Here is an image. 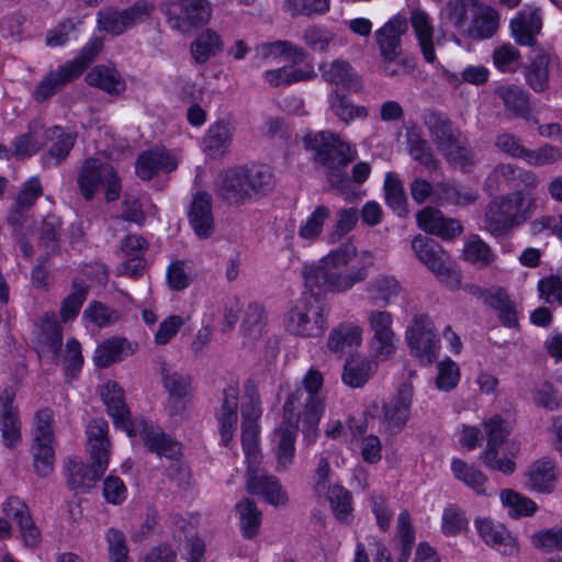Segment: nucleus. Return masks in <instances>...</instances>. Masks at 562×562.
Masks as SVG:
<instances>
[{"mask_svg":"<svg viewBox=\"0 0 562 562\" xmlns=\"http://www.w3.org/2000/svg\"><path fill=\"white\" fill-rule=\"evenodd\" d=\"M241 443L248 468L258 465L261 460L259 452V425H241Z\"/></svg>","mask_w":562,"mask_h":562,"instance_id":"obj_61","label":"nucleus"},{"mask_svg":"<svg viewBox=\"0 0 562 562\" xmlns=\"http://www.w3.org/2000/svg\"><path fill=\"white\" fill-rule=\"evenodd\" d=\"M45 143L44 124L34 120L29 125V132L16 137L13 142L14 156L24 158L34 155Z\"/></svg>","mask_w":562,"mask_h":562,"instance_id":"obj_43","label":"nucleus"},{"mask_svg":"<svg viewBox=\"0 0 562 562\" xmlns=\"http://www.w3.org/2000/svg\"><path fill=\"white\" fill-rule=\"evenodd\" d=\"M188 215L192 229L200 238H207L213 234L214 217L210 193L204 191L196 192L193 195Z\"/></svg>","mask_w":562,"mask_h":562,"instance_id":"obj_23","label":"nucleus"},{"mask_svg":"<svg viewBox=\"0 0 562 562\" xmlns=\"http://www.w3.org/2000/svg\"><path fill=\"white\" fill-rule=\"evenodd\" d=\"M400 282L392 276H379L372 279L368 285L367 291L375 301H382L385 305L397 297L401 293Z\"/></svg>","mask_w":562,"mask_h":562,"instance_id":"obj_55","label":"nucleus"},{"mask_svg":"<svg viewBox=\"0 0 562 562\" xmlns=\"http://www.w3.org/2000/svg\"><path fill=\"white\" fill-rule=\"evenodd\" d=\"M101 397L114 425L123 429L128 437H139L154 453L168 459H177L181 446L162 430L143 416L132 418L125 404L124 391L115 382H106L101 390Z\"/></svg>","mask_w":562,"mask_h":562,"instance_id":"obj_2","label":"nucleus"},{"mask_svg":"<svg viewBox=\"0 0 562 562\" xmlns=\"http://www.w3.org/2000/svg\"><path fill=\"white\" fill-rule=\"evenodd\" d=\"M460 381L459 366L447 358L437 364V375L435 383L438 390L449 392L453 390Z\"/></svg>","mask_w":562,"mask_h":562,"instance_id":"obj_63","label":"nucleus"},{"mask_svg":"<svg viewBox=\"0 0 562 562\" xmlns=\"http://www.w3.org/2000/svg\"><path fill=\"white\" fill-rule=\"evenodd\" d=\"M45 139H53L49 150L43 156L45 167L57 166L66 159L75 144V136L59 126L44 131Z\"/></svg>","mask_w":562,"mask_h":562,"instance_id":"obj_36","label":"nucleus"},{"mask_svg":"<svg viewBox=\"0 0 562 562\" xmlns=\"http://www.w3.org/2000/svg\"><path fill=\"white\" fill-rule=\"evenodd\" d=\"M451 471L458 481L475 492L476 495H490L487 488V476L475 465L469 464L461 459H452Z\"/></svg>","mask_w":562,"mask_h":562,"instance_id":"obj_41","label":"nucleus"},{"mask_svg":"<svg viewBox=\"0 0 562 562\" xmlns=\"http://www.w3.org/2000/svg\"><path fill=\"white\" fill-rule=\"evenodd\" d=\"M216 192L229 204L241 205L250 201L244 167H234L222 172L216 181Z\"/></svg>","mask_w":562,"mask_h":562,"instance_id":"obj_17","label":"nucleus"},{"mask_svg":"<svg viewBox=\"0 0 562 562\" xmlns=\"http://www.w3.org/2000/svg\"><path fill=\"white\" fill-rule=\"evenodd\" d=\"M373 261L371 251H358L353 243L347 241L330 250L316 265H306L302 273L305 285L312 291L346 293L367 280Z\"/></svg>","mask_w":562,"mask_h":562,"instance_id":"obj_1","label":"nucleus"},{"mask_svg":"<svg viewBox=\"0 0 562 562\" xmlns=\"http://www.w3.org/2000/svg\"><path fill=\"white\" fill-rule=\"evenodd\" d=\"M413 398V386L408 383L403 384L397 395L384 406V423L391 432H398L406 425L411 415Z\"/></svg>","mask_w":562,"mask_h":562,"instance_id":"obj_22","label":"nucleus"},{"mask_svg":"<svg viewBox=\"0 0 562 562\" xmlns=\"http://www.w3.org/2000/svg\"><path fill=\"white\" fill-rule=\"evenodd\" d=\"M235 508L243 536L247 539L255 538L261 526L262 513L257 505L248 498L238 502Z\"/></svg>","mask_w":562,"mask_h":562,"instance_id":"obj_44","label":"nucleus"},{"mask_svg":"<svg viewBox=\"0 0 562 562\" xmlns=\"http://www.w3.org/2000/svg\"><path fill=\"white\" fill-rule=\"evenodd\" d=\"M179 158L166 150H147L140 154L136 161V173L143 180H149L159 172H170L177 169Z\"/></svg>","mask_w":562,"mask_h":562,"instance_id":"obj_24","label":"nucleus"},{"mask_svg":"<svg viewBox=\"0 0 562 562\" xmlns=\"http://www.w3.org/2000/svg\"><path fill=\"white\" fill-rule=\"evenodd\" d=\"M407 31V19L395 14L375 31L380 56L402 54V36Z\"/></svg>","mask_w":562,"mask_h":562,"instance_id":"obj_26","label":"nucleus"},{"mask_svg":"<svg viewBox=\"0 0 562 562\" xmlns=\"http://www.w3.org/2000/svg\"><path fill=\"white\" fill-rule=\"evenodd\" d=\"M501 502L508 509V514L514 517L531 516L537 512V504L519 494L514 490H503L499 494Z\"/></svg>","mask_w":562,"mask_h":562,"instance_id":"obj_54","label":"nucleus"},{"mask_svg":"<svg viewBox=\"0 0 562 562\" xmlns=\"http://www.w3.org/2000/svg\"><path fill=\"white\" fill-rule=\"evenodd\" d=\"M89 86L97 87L111 95H119L126 89L123 76L115 67L98 65L86 76Z\"/></svg>","mask_w":562,"mask_h":562,"instance_id":"obj_33","label":"nucleus"},{"mask_svg":"<svg viewBox=\"0 0 562 562\" xmlns=\"http://www.w3.org/2000/svg\"><path fill=\"white\" fill-rule=\"evenodd\" d=\"M557 56L543 48L533 49V56L530 64L526 69V80L529 87L536 92H542L549 87V72L548 67Z\"/></svg>","mask_w":562,"mask_h":562,"instance_id":"obj_32","label":"nucleus"},{"mask_svg":"<svg viewBox=\"0 0 562 562\" xmlns=\"http://www.w3.org/2000/svg\"><path fill=\"white\" fill-rule=\"evenodd\" d=\"M409 21L424 59L429 64H434L437 56L434 43L435 26L432 19L426 11L414 9L411 12Z\"/></svg>","mask_w":562,"mask_h":562,"instance_id":"obj_29","label":"nucleus"},{"mask_svg":"<svg viewBox=\"0 0 562 562\" xmlns=\"http://www.w3.org/2000/svg\"><path fill=\"white\" fill-rule=\"evenodd\" d=\"M328 101L335 115L347 125L356 119H364L368 115L366 106L353 104L350 99L338 91H333L329 94Z\"/></svg>","mask_w":562,"mask_h":562,"instance_id":"obj_48","label":"nucleus"},{"mask_svg":"<svg viewBox=\"0 0 562 562\" xmlns=\"http://www.w3.org/2000/svg\"><path fill=\"white\" fill-rule=\"evenodd\" d=\"M323 384L324 379L321 372L314 369H310L304 375L301 385L296 386L295 390L289 394L285 402H289L294 394L301 391L302 396L297 404L296 413H299L301 416V409L303 407L304 411L313 412L314 416L317 414H324L325 397L322 393Z\"/></svg>","mask_w":562,"mask_h":562,"instance_id":"obj_15","label":"nucleus"},{"mask_svg":"<svg viewBox=\"0 0 562 562\" xmlns=\"http://www.w3.org/2000/svg\"><path fill=\"white\" fill-rule=\"evenodd\" d=\"M434 198L440 204L467 206L473 204L479 193L476 190L450 181H441L435 184Z\"/></svg>","mask_w":562,"mask_h":562,"instance_id":"obj_34","label":"nucleus"},{"mask_svg":"<svg viewBox=\"0 0 562 562\" xmlns=\"http://www.w3.org/2000/svg\"><path fill=\"white\" fill-rule=\"evenodd\" d=\"M378 363L364 356L351 357L344 367L342 382L350 387H362L375 373Z\"/></svg>","mask_w":562,"mask_h":562,"instance_id":"obj_40","label":"nucleus"},{"mask_svg":"<svg viewBox=\"0 0 562 562\" xmlns=\"http://www.w3.org/2000/svg\"><path fill=\"white\" fill-rule=\"evenodd\" d=\"M321 70L323 78L329 83L342 85L352 89H357L360 86L357 74L347 61L334 60L324 64Z\"/></svg>","mask_w":562,"mask_h":562,"instance_id":"obj_47","label":"nucleus"},{"mask_svg":"<svg viewBox=\"0 0 562 562\" xmlns=\"http://www.w3.org/2000/svg\"><path fill=\"white\" fill-rule=\"evenodd\" d=\"M54 414L49 408L41 409L34 417L31 453L33 467L41 476H47L54 470Z\"/></svg>","mask_w":562,"mask_h":562,"instance_id":"obj_11","label":"nucleus"},{"mask_svg":"<svg viewBox=\"0 0 562 562\" xmlns=\"http://www.w3.org/2000/svg\"><path fill=\"white\" fill-rule=\"evenodd\" d=\"M314 77L313 71H304L293 67H281L265 72V79L269 85L278 87L281 85H291L299 81H304Z\"/></svg>","mask_w":562,"mask_h":562,"instance_id":"obj_60","label":"nucleus"},{"mask_svg":"<svg viewBox=\"0 0 562 562\" xmlns=\"http://www.w3.org/2000/svg\"><path fill=\"white\" fill-rule=\"evenodd\" d=\"M234 128L227 121H217L210 125L203 137V151L213 159L222 158L228 153Z\"/></svg>","mask_w":562,"mask_h":562,"instance_id":"obj_31","label":"nucleus"},{"mask_svg":"<svg viewBox=\"0 0 562 562\" xmlns=\"http://www.w3.org/2000/svg\"><path fill=\"white\" fill-rule=\"evenodd\" d=\"M110 562H133L128 555L125 535L116 529L109 528L105 532Z\"/></svg>","mask_w":562,"mask_h":562,"instance_id":"obj_64","label":"nucleus"},{"mask_svg":"<svg viewBox=\"0 0 562 562\" xmlns=\"http://www.w3.org/2000/svg\"><path fill=\"white\" fill-rule=\"evenodd\" d=\"M266 317L267 315L263 306L258 303H251L248 305L240 325V333L245 344L254 345L265 338L267 335Z\"/></svg>","mask_w":562,"mask_h":562,"instance_id":"obj_42","label":"nucleus"},{"mask_svg":"<svg viewBox=\"0 0 562 562\" xmlns=\"http://www.w3.org/2000/svg\"><path fill=\"white\" fill-rule=\"evenodd\" d=\"M497 94L508 111L517 116L528 115L529 100L522 88L514 85L503 86L497 89Z\"/></svg>","mask_w":562,"mask_h":562,"instance_id":"obj_53","label":"nucleus"},{"mask_svg":"<svg viewBox=\"0 0 562 562\" xmlns=\"http://www.w3.org/2000/svg\"><path fill=\"white\" fill-rule=\"evenodd\" d=\"M161 379L164 387L169 393L170 413L172 415L181 413L186 408L187 398L192 392L191 378L164 364L161 368Z\"/></svg>","mask_w":562,"mask_h":562,"instance_id":"obj_19","label":"nucleus"},{"mask_svg":"<svg viewBox=\"0 0 562 562\" xmlns=\"http://www.w3.org/2000/svg\"><path fill=\"white\" fill-rule=\"evenodd\" d=\"M535 207V200L518 190L493 200L487 205L484 223L492 234H501L525 222Z\"/></svg>","mask_w":562,"mask_h":562,"instance_id":"obj_5","label":"nucleus"},{"mask_svg":"<svg viewBox=\"0 0 562 562\" xmlns=\"http://www.w3.org/2000/svg\"><path fill=\"white\" fill-rule=\"evenodd\" d=\"M326 326L325 308L312 294L302 295L283 316L284 329L302 338L318 337Z\"/></svg>","mask_w":562,"mask_h":562,"instance_id":"obj_9","label":"nucleus"},{"mask_svg":"<svg viewBox=\"0 0 562 562\" xmlns=\"http://www.w3.org/2000/svg\"><path fill=\"white\" fill-rule=\"evenodd\" d=\"M257 55L263 60H277L284 56L290 60L297 63L306 57L305 50L288 41H277L273 43H263L257 47Z\"/></svg>","mask_w":562,"mask_h":562,"instance_id":"obj_46","label":"nucleus"},{"mask_svg":"<svg viewBox=\"0 0 562 562\" xmlns=\"http://www.w3.org/2000/svg\"><path fill=\"white\" fill-rule=\"evenodd\" d=\"M247 491L252 495L262 496L267 503L273 506H282L288 503L286 492L279 480L258 465L248 468Z\"/></svg>","mask_w":562,"mask_h":562,"instance_id":"obj_14","label":"nucleus"},{"mask_svg":"<svg viewBox=\"0 0 562 562\" xmlns=\"http://www.w3.org/2000/svg\"><path fill=\"white\" fill-rule=\"evenodd\" d=\"M238 396V386L228 385L223 390L220 406L215 412L221 441L224 446H228L231 443L237 429Z\"/></svg>","mask_w":562,"mask_h":562,"instance_id":"obj_16","label":"nucleus"},{"mask_svg":"<svg viewBox=\"0 0 562 562\" xmlns=\"http://www.w3.org/2000/svg\"><path fill=\"white\" fill-rule=\"evenodd\" d=\"M475 8L473 0H449L445 8L443 22L460 35L467 36Z\"/></svg>","mask_w":562,"mask_h":562,"instance_id":"obj_38","label":"nucleus"},{"mask_svg":"<svg viewBox=\"0 0 562 562\" xmlns=\"http://www.w3.org/2000/svg\"><path fill=\"white\" fill-rule=\"evenodd\" d=\"M562 159L561 148L544 144L536 149L527 148L524 160L532 167H544L559 162Z\"/></svg>","mask_w":562,"mask_h":562,"instance_id":"obj_62","label":"nucleus"},{"mask_svg":"<svg viewBox=\"0 0 562 562\" xmlns=\"http://www.w3.org/2000/svg\"><path fill=\"white\" fill-rule=\"evenodd\" d=\"M222 48V41L220 36L211 31H203L192 43L191 54L196 63L203 64L207 61Z\"/></svg>","mask_w":562,"mask_h":562,"instance_id":"obj_56","label":"nucleus"},{"mask_svg":"<svg viewBox=\"0 0 562 562\" xmlns=\"http://www.w3.org/2000/svg\"><path fill=\"white\" fill-rule=\"evenodd\" d=\"M161 10L169 26L181 33L207 23L212 12L207 0H170Z\"/></svg>","mask_w":562,"mask_h":562,"instance_id":"obj_13","label":"nucleus"},{"mask_svg":"<svg viewBox=\"0 0 562 562\" xmlns=\"http://www.w3.org/2000/svg\"><path fill=\"white\" fill-rule=\"evenodd\" d=\"M303 142L305 148L313 154L315 161L333 171L329 175L331 186L339 187L342 178L336 171L356 160L358 157L356 146L329 131L311 133L303 138Z\"/></svg>","mask_w":562,"mask_h":562,"instance_id":"obj_4","label":"nucleus"},{"mask_svg":"<svg viewBox=\"0 0 562 562\" xmlns=\"http://www.w3.org/2000/svg\"><path fill=\"white\" fill-rule=\"evenodd\" d=\"M385 201L398 214L405 212L406 196L402 181L393 172H387L384 180Z\"/></svg>","mask_w":562,"mask_h":562,"instance_id":"obj_59","label":"nucleus"},{"mask_svg":"<svg viewBox=\"0 0 562 562\" xmlns=\"http://www.w3.org/2000/svg\"><path fill=\"white\" fill-rule=\"evenodd\" d=\"M37 351L40 357L53 363L59 361V351L63 344L60 325L54 314L45 315L37 334Z\"/></svg>","mask_w":562,"mask_h":562,"instance_id":"obj_21","label":"nucleus"},{"mask_svg":"<svg viewBox=\"0 0 562 562\" xmlns=\"http://www.w3.org/2000/svg\"><path fill=\"white\" fill-rule=\"evenodd\" d=\"M65 64L59 66L55 71L47 74L37 85L33 92V97L37 102H44L52 98L65 85L78 78V70H69Z\"/></svg>","mask_w":562,"mask_h":562,"instance_id":"obj_39","label":"nucleus"},{"mask_svg":"<svg viewBox=\"0 0 562 562\" xmlns=\"http://www.w3.org/2000/svg\"><path fill=\"white\" fill-rule=\"evenodd\" d=\"M380 70L386 77L401 78L412 74L416 68V60L412 56L402 54L380 56Z\"/></svg>","mask_w":562,"mask_h":562,"instance_id":"obj_57","label":"nucleus"},{"mask_svg":"<svg viewBox=\"0 0 562 562\" xmlns=\"http://www.w3.org/2000/svg\"><path fill=\"white\" fill-rule=\"evenodd\" d=\"M302 392L299 391L283 405V419L271 434V450L276 459V471H288L295 459V440L300 414L296 407L301 401Z\"/></svg>","mask_w":562,"mask_h":562,"instance_id":"obj_8","label":"nucleus"},{"mask_svg":"<svg viewBox=\"0 0 562 562\" xmlns=\"http://www.w3.org/2000/svg\"><path fill=\"white\" fill-rule=\"evenodd\" d=\"M91 467H88L79 460H69L67 467L68 484L72 490L90 486L92 482L101 477L106 471L109 460L91 458Z\"/></svg>","mask_w":562,"mask_h":562,"instance_id":"obj_30","label":"nucleus"},{"mask_svg":"<svg viewBox=\"0 0 562 562\" xmlns=\"http://www.w3.org/2000/svg\"><path fill=\"white\" fill-rule=\"evenodd\" d=\"M137 350V344L124 337L114 336L100 342L93 353V362L99 368H108L115 362L133 356Z\"/></svg>","mask_w":562,"mask_h":562,"instance_id":"obj_25","label":"nucleus"},{"mask_svg":"<svg viewBox=\"0 0 562 562\" xmlns=\"http://www.w3.org/2000/svg\"><path fill=\"white\" fill-rule=\"evenodd\" d=\"M362 344V329L353 323H341L334 327L327 338V349L342 357L357 350Z\"/></svg>","mask_w":562,"mask_h":562,"instance_id":"obj_28","label":"nucleus"},{"mask_svg":"<svg viewBox=\"0 0 562 562\" xmlns=\"http://www.w3.org/2000/svg\"><path fill=\"white\" fill-rule=\"evenodd\" d=\"M323 494H326L335 517L341 522H349L352 513L351 494L338 484L328 485Z\"/></svg>","mask_w":562,"mask_h":562,"instance_id":"obj_49","label":"nucleus"},{"mask_svg":"<svg viewBox=\"0 0 562 562\" xmlns=\"http://www.w3.org/2000/svg\"><path fill=\"white\" fill-rule=\"evenodd\" d=\"M405 341L411 355L423 366L435 362L440 352V338L432 319L416 314L405 329Z\"/></svg>","mask_w":562,"mask_h":562,"instance_id":"obj_10","label":"nucleus"},{"mask_svg":"<svg viewBox=\"0 0 562 562\" xmlns=\"http://www.w3.org/2000/svg\"><path fill=\"white\" fill-rule=\"evenodd\" d=\"M463 258L477 268H486L495 261V254L479 236L470 237L463 247Z\"/></svg>","mask_w":562,"mask_h":562,"instance_id":"obj_51","label":"nucleus"},{"mask_svg":"<svg viewBox=\"0 0 562 562\" xmlns=\"http://www.w3.org/2000/svg\"><path fill=\"white\" fill-rule=\"evenodd\" d=\"M527 485L538 493H551L557 483V470L549 459L535 461L526 472Z\"/></svg>","mask_w":562,"mask_h":562,"instance_id":"obj_35","label":"nucleus"},{"mask_svg":"<svg viewBox=\"0 0 562 562\" xmlns=\"http://www.w3.org/2000/svg\"><path fill=\"white\" fill-rule=\"evenodd\" d=\"M109 425L104 419H94L87 427L88 446L91 458H110Z\"/></svg>","mask_w":562,"mask_h":562,"instance_id":"obj_45","label":"nucleus"},{"mask_svg":"<svg viewBox=\"0 0 562 562\" xmlns=\"http://www.w3.org/2000/svg\"><path fill=\"white\" fill-rule=\"evenodd\" d=\"M431 143L437 150L454 167L469 172L475 165L467 137L452 121L436 112H429L424 119Z\"/></svg>","mask_w":562,"mask_h":562,"instance_id":"obj_3","label":"nucleus"},{"mask_svg":"<svg viewBox=\"0 0 562 562\" xmlns=\"http://www.w3.org/2000/svg\"><path fill=\"white\" fill-rule=\"evenodd\" d=\"M330 211L325 205H318L311 215L303 221L297 231L301 239L307 243H314L323 233L325 222L329 218Z\"/></svg>","mask_w":562,"mask_h":562,"instance_id":"obj_52","label":"nucleus"},{"mask_svg":"<svg viewBox=\"0 0 562 562\" xmlns=\"http://www.w3.org/2000/svg\"><path fill=\"white\" fill-rule=\"evenodd\" d=\"M542 29L540 13L536 9L521 10L512 21V35L521 46H535Z\"/></svg>","mask_w":562,"mask_h":562,"instance_id":"obj_27","label":"nucleus"},{"mask_svg":"<svg viewBox=\"0 0 562 562\" xmlns=\"http://www.w3.org/2000/svg\"><path fill=\"white\" fill-rule=\"evenodd\" d=\"M77 184L86 201L93 200L99 191H103L106 202L116 201L121 195L122 183L115 169L95 158L83 161Z\"/></svg>","mask_w":562,"mask_h":562,"instance_id":"obj_7","label":"nucleus"},{"mask_svg":"<svg viewBox=\"0 0 562 562\" xmlns=\"http://www.w3.org/2000/svg\"><path fill=\"white\" fill-rule=\"evenodd\" d=\"M518 168L512 164L497 165L487 176L484 189L488 194L501 191L503 186L513 187Z\"/></svg>","mask_w":562,"mask_h":562,"instance_id":"obj_58","label":"nucleus"},{"mask_svg":"<svg viewBox=\"0 0 562 562\" xmlns=\"http://www.w3.org/2000/svg\"><path fill=\"white\" fill-rule=\"evenodd\" d=\"M244 171L251 200L272 190L273 176L267 166L244 167Z\"/></svg>","mask_w":562,"mask_h":562,"instance_id":"obj_50","label":"nucleus"},{"mask_svg":"<svg viewBox=\"0 0 562 562\" xmlns=\"http://www.w3.org/2000/svg\"><path fill=\"white\" fill-rule=\"evenodd\" d=\"M487 438L486 448L482 451L480 460L490 470L499 471L504 474H512L516 470V463L510 458H498L499 448L505 445L510 456L520 450L516 440H508L512 432L509 424L501 416L493 415L483 423Z\"/></svg>","mask_w":562,"mask_h":562,"instance_id":"obj_6","label":"nucleus"},{"mask_svg":"<svg viewBox=\"0 0 562 562\" xmlns=\"http://www.w3.org/2000/svg\"><path fill=\"white\" fill-rule=\"evenodd\" d=\"M15 391L13 387H4L0 392V430L3 443L13 448L21 439L18 411L13 406Z\"/></svg>","mask_w":562,"mask_h":562,"instance_id":"obj_20","label":"nucleus"},{"mask_svg":"<svg viewBox=\"0 0 562 562\" xmlns=\"http://www.w3.org/2000/svg\"><path fill=\"white\" fill-rule=\"evenodd\" d=\"M499 14L491 7L476 5L467 36L473 40L492 37L498 30Z\"/></svg>","mask_w":562,"mask_h":562,"instance_id":"obj_37","label":"nucleus"},{"mask_svg":"<svg viewBox=\"0 0 562 562\" xmlns=\"http://www.w3.org/2000/svg\"><path fill=\"white\" fill-rule=\"evenodd\" d=\"M412 248L417 258L437 277V279L450 289H457L461 284V274L456 269L451 257L432 239L416 236L412 240Z\"/></svg>","mask_w":562,"mask_h":562,"instance_id":"obj_12","label":"nucleus"},{"mask_svg":"<svg viewBox=\"0 0 562 562\" xmlns=\"http://www.w3.org/2000/svg\"><path fill=\"white\" fill-rule=\"evenodd\" d=\"M474 526L482 540L503 555H513L518 551L516 539L504 525L488 518H476Z\"/></svg>","mask_w":562,"mask_h":562,"instance_id":"obj_18","label":"nucleus"}]
</instances>
